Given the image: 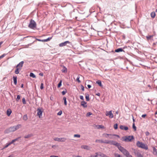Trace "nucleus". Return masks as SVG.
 <instances>
[{"mask_svg": "<svg viewBox=\"0 0 157 157\" xmlns=\"http://www.w3.org/2000/svg\"><path fill=\"white\" fill-rule=\"evenodd\" d=\"M103 144H109L110 145H112L116 146L117 147L118 149L119 150L120 148V147H121V144L113 140H103Z\"/></svg>", "mask_w": 157, "mask_h": 157, "instance_id": "nucleus-1", "label": "nucleus"}, {"mask_svg": "<svg viewBox=\"0 0 157 157\" xmlns=\"http://www.w3.org/2000/svg\"><path fill=\"white\" fill-rule=\"evenodd\" d=\"M126 157H133V156L130 154L129 152L125 148L122 147H120L119 150Z\"/></svg>", "mask_w": 157, "mask_h": 157, "instance_id": "nucleus-2", "label": "nucleus"}, {"mask_svg": "<svg viewBox=\"0 0 157 157\" xmlns=\"http://www.w3.org/2000/svg\"><path fill=\"white\" fill-rule=\"evenodd\" d=\"M136 145L137 146L140 148L144 149L145 150L148 149V147L147 146H146L145 144L143 143L142 142H140V141H137Z\"/></svg>", "mask_w": 157, "mask_h": 157, "instance_id": "nucleus-3", "label": "nucleus"}, {"mask_svg": "<svg viewBox=\"0 0 157 157\" xmlns=\"http://www.w3.org/2000/svg\"><path fill=\"white\" fill-rule=\"evenodd\" d=\"M133 153L137 157H144L141 154L140 151L138 149H134L133 150Z\"/></svg>", "mask_w": 157, "mask_h": 157, "instance_id": "nucleus-4", "label": "nucleus"}, {"mask_svg": "<svg viewBox=\"0 0 157 157\" xmlns=\"http://www.w3.org/2000/svg\"><path fill=\"white\" fill-rule=\"evenodd\" d=\"M134 138L133 136H125L123 141L125 142H131L132 140L134 139Z\"/></svg>", "mask_w": 157, "mask_h": 157, "instance_id": "nucleus-5", "label": "nucleus"}, {"mask_svg": "<svg viewBox=\"0 0 157 157\" xmlns=\"http://www.w3.org/2000/svg\"><path fill=\"white\" fill-rule=\"evenodd\" d=\"M36 24L35 22L33 20H31L30 23L29 25V27L32 29H34L36 28Z\"/></svg>", "mask_w": 157, "mask_h": 157, "instance_id": "nucleus-6", "label": "nucleus"}, {"mask_svg": "<svg viewBox=\"0 0 157 157\" xmlns=\"http://www.w3.org/2000/svg\"><path fill=\"white\" fill-rule=\"evenodd\" d=\"M15 131L14 126L11 127L5 130L4 131L5 133H8L11 132H13Z\"/></svg>", "mask_w": 157, "mask_h": 157, "instance_id": "nucleus-7", "label": "nucleus"}, {"mask_svg": "<svg viewBox=\"0 0 157 157\" xmlns=\"http://www.w3.org/2000/svg\"><path fill=\"white\" fill-rule=\"evenodd\" d=\"M66 139L65 138H54V140L55 141L58 142H64L66 140Z\"/></svg>", "mask_w": 157, "mask_h": 157, "instance_id": "nucleus-8", "label": "nucleus"}, {"mask_svg": "<svg viewBox=\"0 0 157 157\" xmlns=\"http://www.w3.org/2000/svg\"><path fill=\"white\" fill-rule=\"evenodd\" d=\"M37 115L40 118L42 114L43 111L39 108L37 109Z\"/></svg>", "mask_w": 157, "mask_h": 157, "instance_id": "nucleus-9", "label": "nucleus"}, {"mask_svg": "<svg viewBox=\"0 0 157 157\" xmlns=\"http://www.w3.org/2000/svg\"><path fill=\"white\" fill-rule=\"evenodd\" d=\"M70 42L69 41H67L64 42L60 43L59 46L60 47H62L66 45L67 44H70Z\"/></svg>", "mask_w": 157, "mask_h": 157, "instance_id": "nucleus-10", "label": "nucleus"}, {"mask_svg": "<svg viewBox=\"0 0 157 157\" xmlns=\"http://www.w3.org/2000/svg\"><path fill=\"white\" fill-rule=\"evenodd\" d=\"M106 116H109V117L110 118H112L113 117V114L112 113V111H109L108 113H107L106 114Z\"/></svg>", "mask_w": 157, "mask_h": 157, "instance_id": "nucleus-11", "label": "nucleus"}, {"mask_svg": "<svg viewBox=\"0 0 157 157\" xmlns=\"http://www.w3.org/2000/svg\"><path fill=\"white\" fill-rule=\"evenodd\" d=\"M24 62L23 61H21L20 62L17 66V69H20L23 66Z\"/></svg>", "mask_w": 157, "mask_h": 157, "instance_id": "nucleus-12", "label": "nucleus"}, {"mask_svg": "<svg viewBox=\"0 0 157 157\" xmlns=\"http://www.w3.org/2000/svg\"><path fill=\"white\" fill-rule=\"evenodd\" d=\"M120 128L121 130H127L128 129V128L127 126H124L123 125H121L120 126Z\"/></svg>", "mask_w": 157, "mask_h": 157, "instance_id": "nucleus-13", "label": "nucleus"}, {"mask_svg": "<svg viewBox=\"0 0 157 157\" xmlns=\"http://www.w3.org/2000/svg\"><path fill=\"white\" fill-rule=\"evenodd\" d=\"M81 148L82 149H84L87 150H90V147L87 146L86 145H82L81 146Z\"/></svg>", "mask_w": 157, "mask_h": 157, "instance_id": "nucleus-14", "label": "nucleus"}, {"mask_svg": "<svg viewBox=\"0 0 157 157\" xmlns=\"http://www.w3.org/2000/svg\"><path fill=\"white\" fill-rule=\"evenodd\" d=\"M86 104L87 102H86L85 101H82L81 102V105L83 106L84 108H86L87 106Z\"/></svg>", "mask_w": 157, "mask_h": 157, "instance_id": "nucleus-15", "label": "nucleus"}, {"mask_svg": "<svg viewBox=\"0 0 157 157\" xmlns=\"http://www.w3.org/2000/svg\"><path fill=\"white\" fill-rule=\"evenodd\" d=\"M21 138V137H18L17 138H16V139H13V140H12L10 143L11 144H14L13 143L14 142H15V141H17Z\"/></svg>", "mask_w": 157, "mask_h": 157, "instance_id": "nucleus-16", "label": "nucleus"}, {"mask_svg": "<svg viewBox=\"0 0 157 157\" xmlns=\"http://www.w3.org/2000/svg\"><path fill=\"white\" fill-rule=\"evenodd\" d=\"M12 111L10 109H7L6 112V114L8 116H9L11 115V113H12Z\"/></svg>", "mask_w": 157, "mask_h": 157, "instance_id": "nucleus-17", "label": "nucleus"}, {"mask_svg": "<svg viewBox=\"0 0 157 157\" xmlns=\"http://www.w3.org/2000/svg\"><path fill=\"white\" fill-rule=\"evenodd\" d=\"M13 83L14 84L16 85L17 84V77L16 76L13 77Z\"/></svg>", "mask_w": 157, "mask_h": 157, "instance_id": "nucleus-18", "label": "nucleus"}, {"mask_svg": "<svg viewBox=\"0 0 157 157\" xmlns=\"http://www.w3.org/2000/svg\"><path fill=\"white\" fill-rule=\"evenodd\" d=\"M33 136V134L32 133H30V134H28L27 135H26L25 136H24V138H29L31 137H32Z\"/></svg>", "mask_w": 157, "mask_h": 157, "instance_id": "nucleus-19", "label": "nucleus"}, {"mask_svg": "<svg viewBox=\"0 0 157 157\" xmlns=\"http://www.w3.org/2000/svg\"><path fill=\"white\" fill-rule=\"evenodd\" d=\"M153 151V154L156 155H157V150L155 147H152Z\"/></svg>", "mask_w": 157, "mask_h": 157, "instance_id": "nucleus-20", "label": "nucleus"}, {"mask_svg": "<svg viewBox=\"0 0 157 157\" xmlns=\"http://www.w3.org/2000/svg\"><path fill=\"white\" fill-rule=\"evenodd\" d=\"M86 95V99L87 101H89L90 100L89 99V95L88 94L86 93L85 94Z\"/></svg>", "mask_w": 157, "mask_h": 157, "instance_id": "nucleus-21", "label": "nucleus"}, {"mask_svg": "<svg viewBox=\"0 0 157 157\" xmlns=\"http://www.w3.org/2000/svg\"><path fill=\"white\" fill-rule=\"evenodd\" d=\"M21 126V125L20 124H18L17 125L14 126V128L15 130L16 131V130L19 129L20 127Z\"/></svg>", "mask_w": 157, "mask_h": 157, "instance_id": "nucleus-22", "label": "nucleus"}, {"mask_svg": "<svg viewBox=\"0 0 157 157\" xmlns=\"http://www.w3.org/2000/svg\"><path fill=\"white\" fill-rule=\"evenodd\" d=\"M96 83L98 84L99 86H102L101 81L100 80H98L96 81Z\"/></svg>", "mask_w": 157, "mask_h": 157, "instance_id": "nucleus-23", "label": "nucleus"}, {"mask_svg": "<svg viewBox=\"0 0 157 157\" xmlns=\"http://www.w3.org/2000/svg\"><path fill=\"white\" fill-rule=\"evenodd\" d=\"M123 51V50L122 48H119L115 50V52H121Z\"/></svg>", "mask_w": 157, "mask_h": 157, "instance_id": "nucleus-24", "label": "nucleus"}, {"mask_svg": "<svg viewBox=\"0 0 157 157\" xmlns=\"http://www.w3.org/2000/svg\"><path fill=\"white\" fill-rule=\"evenodd\" d=\"M155 12H152L151 13V16L152 18H154L155 16Z\"/></svg>", "mask_w": 157, "mask_h": 157, "instance_id": "nucleus-25", "label": "nucleus"}, {"mask_svg": "<svg viewBox=\"0 0 157 157\" xmlns=\"http://www.w3.org/2000/svg\"><path fill=\"white\" fill-rule=\"evenodd\" d=\"M63 100L64 104L65 105H66L67 104V100H66V98L65 97H63Z\"/></svg>", "mask_w": 157, "mask_h": 157, "instance_id": "nucleus-26", "label": "nucleus"}, {"mask_svg": "<svg viewBox=\"0 0 157 157\" xmlns=\"http://www.w3.org/2000/svg\"><path fill=\"white\" fill-rule=\"evenodd\" d=\"M30 76L33 78H36V75L33 73L31 72L30 74Z\"/></svg>", "mask_w": 157, "mask_h": 157, "instance_id": "nucleus-27", "label": "nucleus"}, {"mask_svg": "<svg viewBox=\"0 0 157 157\" xmlns=\"http://www.w3.org/2000/svg\"><path fill=\"white\" fill-rule=\"evenodd\" d=\"M103 135L106 138H108V136H112V135L110 134L104 133Z\"/></svg>", "mask_w": 157, "mask_h": 157, "instance_id": "nucleus-28", "label": "nucleus"}, {"mask_svg": "<svg viewBox=\"0 0 157 157\" xmlns=\"http://www.w3.org/2000/svg\"><path fill=\"white\" fill-rule=\"evenodd\" d=\"M62 80H60L58 83L57 86L58 88H59L62 85Z\"/></svg>", "mask_w": 157, "mask_h": 157, "instance_id": "nucleus-29", "label": "nucleus"}, {"mask_svg": "<svg viewBox=\"0 0 157 157\" xmlns=\"http://www.w3.org/2000/svg\"><path fill=\"white\" fill-rule=\"evenodd\" d=\"M23 119L25 121H26L28 119V117L27 115H25L23 117Z\"/></svg>", "mask_w": 157, "mask_h": 157, "instance_id": "nucleus-30", "label": "nucleus"}, {"mask_svg": "<svg viewBox=\"0 0 157 157\" xmlns=\"http://www.w3.org/2000/svg\"><path fill=\"white\" fill-rule=\"evenodd\" d=\"M95 142H96V143L99 142V143H103V140H95Z\"/></svg>", "mask_w": 157, "mask_h": 157, "instance_id": "nucleus-31", "label": "nucleus"}, {"mask_svg": "<svg viewBox=\"0 0 157 157\" xmlns=\"http://www.w3.org/2000/svg\"><path fill=\"white\" fill-rule=\"evenodd\" d=\"M11 144L10 143H7L6 144L5 146L3 147V149H5L9 145H10Z\"/></svg>", "mask_w": 157, "mask_h": 157, "instance_id": "nucleus-32", "label": "nucleus"}, {"mask_svg": "<svg viewBox=\"0 0 157 157\" xmlns=\"http://www.w3.org/2000/svg\"><path fill=\"white\" fill-rule=\"evenodd\" d=\"M153 36V35L148 36H146V38L147 40H149L151 38H152Z\"/></svg>", "mask_w": 157, "mask_h": 157, "instance_id": "nucleus-33", "label": "nucleus"}, {"mask_svg": "<svg viewBox=\"0 0 157 157\" xmlns=\"http://www.w3.org/2000/svg\"><path fill=\"white\" fill-rule=\"evenodd\" d=\"M132 128L134 129V131H136V127L135 126V124L134 123H133L132 124Z\"/></svg>", "mask_w": 157, "mask_h": 157, "instance_id": "nucleus-34", "label": "nucleus"}, {"mask_svg": "<svg viewBox=\"0 0 157 157\" xmlns=\"http://www.w3.org/2000/svg\"><path fill=\"white\" fill-rule=\"evenodd\" d=\"M52 37H49L48 38L46 39H44L43 40V42H47L48 41H49L51 39Z\"/></svg>", "mask_w": 157, "mask_h": 157, "instance_id": "nucleus-35", "label": "nucleus"}, {"mask_svg": "<svg viewBox=\"0 0 157 157\" xmlns=\"http://www.w3.org/2000/svg\"><path fill=\"white\" fill-rule=\"evenodd\" d=\"M67 92V90L66 89H65V90L63 91L62 92V94L63 95H64Z\"/></svg>", "mask_w": 157, "mask_h": 157, "instance_id": "nucleus-36", "label": "nucleus"}, {"mask_svg": "<svg viewBox=\"0 0 157 157\" xmlns=\"http://www.w3.org/2000/svg\"><path fill=\"white\" fill-rule=\"evenodd\" d=\"M22 102H23V103L24 105H25L26 104V102L25 100V99L24 98H23L22 99Z\"/></svg>", "mask_w": 157, "mask_h": 157, "instance_id": "nucleus-37", "label": "nucleus"}, {"mask_svg": "<svg viewBox=\"0 0 157 157\" xmlns=\"http://www.w3.org/2000/svg\"><path fill=\"white\" fill-rule=\"evenodd\" d=\"M115 157H121V155L117 153H115L114 154Z\"/></svg>", "mask_w": 157, "mask_h": 157, "instance_id": "nucleus-38", "label": "nucleus"}, {"mask_svg": "<svg viewBox=\"0 0 157 157\" xmlns=\"http://www.w3.org/2000/svg\"><path fill=\"white\" fill-rule=\"evenodd\" d=\"M118 125L116 123L114 124V128L115 129H117L118 128Z\"/></svg>", "mask_w": 157, "mask_h": 157, "instance_id": "nucleus-39", "label": "nucleus"}, {"mask_svg": "<svg viewBox=\"0 0 157 157\" xmlns=\"http://www.w3.org/2000/svg\"><path fill=\"white\" fill-rule=\"evenodd\" d=\"M21 96L20 95H17V98L16 99V100L17 101H18L20 99Z\"/></svg>", "mask_w": 157, "mask_h": 157, "instance_id": "nucleus-40", "label": "nucleus"}, {"mask_svg": "<svg viewBox=\"0 0 157 157\" xmlns=\"http://www.w3.org/2000/svg\"><path fill=\"white\" fill-rule=\"evenodd\" d=\"M44 88V84L43 83H41L40 85V89L41 90H43Z\"/></svg>", "mask_w": 157, "mask_h": 157, "instance_id": "nucleus-41", "label": "nucleus"}, {"mask_svg": "<svg viewBox=\"0 0 157 157\" xmlns=\"http://www.w3.org/2000/svg\"><path fill=\"white\" fill-rule=\"evenodd\" d=\"M74 137L80 138V135L79 134H75L74 135Z\"/></svg>", "mask_w": 157, "mask_h": 157, "instance_id": "nucleus-42", "label": "nucleus"}, {"mask_svg": "<svg viewBox=\"0 0 157 157\" xmlns=\"http://www.w3.org/2000/svg\"><path fill=\"white\" fill-rule=\"evenodd\" d=\"M67 69H62L61 71L63 73H66L67 71Z\"/></svg>", "mask_w": 157, "mask_h": 157, "instance_id": "nucleus-43", "label": "nucleus"}, {"mask_svg": "<svg viewBox=\"0 0 157 157\" xmlns=\"http://www.w3.org/2000/svg\"><path fill=\"white\" fill-rule=\"evenodd\" d=\"M92 114V113L90 112H89L87 113L86 114V116L87 117H89L90 115H91Z\"/></svg>", "mask_w": 157, "mask_h": 157, "instance_id": "nucleus-44", "label": "nucleus"}, {"mask_svg": "<svg viewBox=\"0 0 157 157\" xmlns=\"http://www.w3.org/2000/svg\"><path fill=\"white\" fill-rule=\"evenodd\" d=\"M95 154H96V155H91V156L90 157H98L97 153H96Z\"/></svg>", "mask_w": 157, "mask_h": 157, "instance_id": "nucleus-45", "label": "nucleus"}, {"mask_svg": "<svg viewBox=\"0 0 157 157\" xmlns=\"http://www.w3.org/2000/svg\"><path fill=\"white\" fill-rule=\"evenodd\" d=\"M62 113V112L61 110H60L57 114L58 115H61Z\"/></svg>", "mask_w": 157, "mask_h": 157, "instance_id": "nucleus-46", "label": "nucleus"}, {"mask_svg": "<svg viewBox=\"0 0 157 157\" xmlns=\"http://www.w3.org/2000/svg\"><path fill=\"white\" fill-rule=\"evenodd\" d=\"M79 77L78 76L77 77V78H76V80L79 82H81V81H80V80H79Z\"/></svg>", "mask_w": 157, "mask_h": 157, "instance_id": "nucleus-47", "label": "nucleus"}, {"mask_svg": "<svg viewBox=\"0 0 157 157\" xmlns=\"http://www.w3.org/2000/svg\"><path fill=\"white\" fill-rule=\"evenodd\" d=\"M19 69H15V73L16 74H18L19 73Z\"/></svg>", "mask_w": 157, "mask_h": 157, "instance_id": "nucleus-48", "label": "nucleus"}, {"mask_svg": "<svg viewBox=\"0 0 157 157\" xmlns=\"http://www.w3.org/2000/svg\"><path fill=\"white\" fill-rule=\"evenodd\" d=\"M80 87H81V90H82L83 91H84V86L83 85H81V86H80Z\"/></svg>", "mask_w": 157, "mask_h": 157, "instance_id": "nucleus-49", "label": "nucleus"}, {"mask_svg": "<svg viewBox=\"0 0 157 157\" xmlns=\"http://www.w3.org/2000/svg\"><path fill=\"white\" fill-rule=\"evenodd\" d=\"M79 97H80V98L82 100H84V98H83V96L82 95H80V96H79Z\"/></svg>", "mask_w": 157, "mask_h": 157, "instance_id": "nucleus-50", "label": "nucleus"}, {"mask_svg": "<svg viewBox=\"0 0 157 157\" xmlns=\"http://www.w3.org/2000/svg\"><path fill=\"white\" fill-rule=\"evenodd\" d=\"M5 56V54H3L2 56H0V59L2 58L3 57H4Z\"/></svg>", "mask_w": 157, "mask_h": 157, "instance_id": "nucleus-51", "label": "nucleus"}, {"mask_svg": "<svg viewBox=\"0 0 157 157\" xmlns=\"http://www.w3.org/2000/svg\"><path fill=\"white\" fill-rule=\"evenodd\" d=\"M145 135L147 136H148L149 135V133L148 131H147L145 133Z\"/></svg>", "mask_w": 157, "mask_h": 157, "instance_id": "nucleus-52", "label": "nucleus"}, {"mask_svg": "<svg viewBox=\"0 0 157 157\" xmlns=\"http://www.w3.org/2000/svg\"><path fill=\"white\" fill-rule=\"evenodd\" d=\"M36 40L39 41H42V42H43V40H40V39H36Z\"/></svg>", "mask_w": 157, "mask_h": 157, "instance_id": "nucleus-53", "label": "nucleus"}, {"mask_svg": "<svg viewBox=\"0 0 157 157\" xmlns=\"http://www.w3.org/2000/svg\"><path fill=\"white\" fill-rule=\"evenodd\" d=\"M146 116H147V115L146 114H143L142 115V117L143 118H145Z\"/></svg>", "mask_w": 157, "mask_h": 157, "instance_id": "nucleus-54", "label": "nucleus"}, {"mask_svg": "<svg viewBox=\"0 0 157 157\" xmlns=\"http://www.w3.org/2000/svg\"><path fill=\"white\" fill-rule=\"evenodd\" d=\"M113 136H117V137H118V138H119L120 137V136H119V135H116V134H113V135H112Z\"/></svg>", "mask_w": 157, "mask_h": 157, "instance_id": "nucleus-55", "label": "nucleus"}, {"mask_svg": "<svg viewBox=\"0 0 157 157\" xmlns=\"http://www.w3.org/2000/svg\"><path fill=\"white\" fill-rule=\"evenodd\" d=\"M50 157H59V156L54 155H51L50 156Z\"/></svg>", "mask_w": 157, "mask_h": 157, "instance_id": "nucleus-56", "label": "nucleus"}, {"mask_svg": "<svg viewBox=\"0 0 157 157\" xmlns=\"http://www.w3.org/2000/svg\"><path fill=\"white\" fill-rule=\"evenodd\" d=\"M39 75L41 76H43L44 75V74L43 73H39Z\"/></svg>", "mask_w": 157, "mask_h": 157, "instance_id": "nucleus-57", "label": "nucleus"}, {"mask_svg": "<svg viewBox=\"0 0 157 157\" xmlns=\"http://www.w3.org/2000/svg\"><path fill=\"white\" fill-rule=\"evenodd\" d=\"M87 87L88 88H90L91 87V85L89 84L87 85Z\"/></svg>", "mask_w": 157, "mask_h": 157, "instance_id": "nucleus-58", "label": "nucleus"}, {"mask_svg": "<svg viewBox=\"0 0 157 157\" xmlns=\"http://www.w3.org/2000/svg\"><path fill=\"white\" fill-rule=\"evenodd\" d=\"M102 157H109V156H107L103 154Z\"/></svg>", "mask_w": 157, "mask_h": 157, "instance_id": "nucleus-59", "label": "nucleus"}, {"mask_svg": "<svg viewBox=\"0 0 157 157\" xmlns=\"http://www.w3.org/2000/svg\"><path fill=\"white\" fill-rule=\"evenodd\" d=\"M99 127H100V128H104V126H102V125H99Z\"/></svg>", "mask_w": 157, "mask_h": 157, "instance_id": "nucleus-60", "label": "nucleus"}, {"mask_svg": "<svg viewBox=\"0 0 157 157\" xmlns=\"http://www.w3.org/2000/svg\"><path fill=\"white\" fill-rule=\"evenodd\" d=\"M96 95L99 96L100 95V94L99 93H98L96 94Z\"/></svg>", "mask_w": 157, "mask_h": 157, "instance_id": "nucleus-61", "label": "nucleus"}, {"mask_svg": "<svg viewBox=\"0 0 157 157\" xmlns=\"http://www.w3.org/2000/svg\"><path fill=\"white\" fill-rule=\"evenodd\" d=\"M13 154H11L9 156L7 157H13Z\"/></svg>", "mask_w": 157, "mask_h": 157, "instance_id": "nucleus-62", "label": "nucleus"}, {"mask_svg": "<svg viewBox=\"0 0 157 157\" xmlns=\"http://www.w3.org/2000/svg\"><path fill=\"white\" fill-rule=\"evenodd\" d=\"M118 113H119V111H117L116 112V113L117 114H118Z\"/></svg>", "mask_w": 157, "mask_h": 157, "instance_id": "nucleus-63", "label": "nucleus"}, {"mask_svg": "<svg viewBox=\"0 0 157 157\" xmlns=\"http://www.w3.org/2000/svg\"><path fill=\"white\" fill-rule=\"evenodd\" d=\"M23 86H24V84H21V88H23Z\"/></svg>", "mask_w": 157, "mask_h": 157, "instance_id": "nucleus-64", "label": "nucleus"}]
</instances>
